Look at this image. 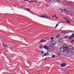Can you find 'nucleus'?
<instances>
[{"mask_svg": "<svg viewBox=\"0 0 74 74\" xmlns=\"http://www.w3.org/2000/svg\"><path fill=\"white\" fill-rule=\"evenodd\" d=\"M60 51L62 53H64L66 51V49L63 47H60Z\"/></svg>", "mask_w": 74, "mask_h": 74, "instance_id": "1", "label": "nucleus"}, {"mask_svg": "<svg viewBox=\"0 0 74 74\" xmlns=\"http://www.w3.org/2000/svg\"><path fill=\"white\" fill-rule=\"evenodd\" d=\"M68 49L71 51L74 50V48H73V47L72 46H69L68 47Z\"/></svg>", "mask_w": 74, "mask_h": 74, "instance_id": "2", "label": "nucleus"}, {"mask_svg": "<svg viewBox=\"0 0 74 74\" xmlns=\"http://www.w3.org/2000/svg\"><path fill=\"white\" fill-rule=\"evenodd\" d=\"M60 66L61 67H65L67 66V64L66 63H63L61 64H60Z\"/></svg>", "mask_w": 74, "mask_h": 74, "instance_id": "3", "label": "nucleus"}, {"mask_svg": "<svg viewBox=\"0 0 74 74\" xmlns=\"http://www.w3.org/2000/svg\"><path fill=\"white\" fill-rule=\"evenodd\" d=\"M43 48L45 49H47V50H50V49L48 47H47L46 46H43Z\"/></svg>", "mask_w": 74, "mask_h": 74, "instance_id": "4", "label": "nucleus"}, {"mask_svg": "<svg viewBox=\"0 0 74 74\" xmlns=\"http://www.w3.org/2000/svg\"><path fill=\"white\" fill-rule=\"evenodd\" d=\"M55 44H51L50 45V47L51 48H54V45Z\"/></svg>", "mask_w": 74, "mask_h": 74, "instance_id": "5", "label": "nucleus"}, {"mask_svg": "<svg viewBox=\"0 0 74 74\" xmlns=\"http://www.w3.org/2000/svg\"><path fill=\"white\" fill-rule=\"evenodd\" d=\"M63 47L65 49H68V47L66 44L63 45Z\"/></svg>", "mask_w": 74, "mask_h": 74, "instance_id": "6", "label": "nucleus"}, {"mask_svg": "<svg viewBox=\"0 0 74 74\" xmlns=\"http://www.w3.org/2000/svg\"><path fill=\"white\" fill-rule=\"evenodd\" d=\"M73 37H74V36H72V35L71 36H69L68 38L69 39V40H70V39H71V38H73Z\"/></svg>", "mask_w": 74, "mask_h": 74, "instance_id": "7", "label": "nucleus"}, {"mask_svg": "<svg viewBox=\"0 0 74 74\" xmlns=\"http://www.w3.org/2000/svg\"><path fill=\"white\" fill-rule=\"evenodd\" d=\"M73 37H74V36H72V35L71 36H69L68 38L69 39V40H70V39H71V38H73Z\"/></svg>", "mask_w": 74, "mask_h": 74, "instance_id": "8", "label": "nucleus"}, {"mask_svg": "<svg viewBox=\"0 0 74 74\" xmlns=\"http://www.w3.org/2000/svg\"><path fill=\"white\" fill-rule=\"evenodd\" d=\"M24 10H26V11H29V12H30V11H29L30 10V9L29 8H25Z\"/></svg>", "mask_w": 74, "mask_h": 74, "instance_id": "9", "label": "nucleus"}, {"mask_svg": "<svg viewBox=\"0 0 74 74\" xmlns=\"http://www.w3.org/2000/svg\"><path fill=\"white\" fill-rule=\"evenodd\" d=\"M46 41L45 40H41V41H40V42H46Z\"/></svg>", "mask_w": 74, "mask_h": 74, "instance_id": "10", "label": "nucleus"}, {"mask_svg": "<svg viewBox=\"0 0 74 74\" xmlns=\"http://www.w3.org/2000/svg\"><path fill=\"white\" fill-rule=\"evenodd\" d=\"M69 35H67L65 36L64 38H65L66 39H67V38H69Z\"/></svg>", "mask_w": 74, "mask_h": 74, "instance_id": "11", "label": "nucleus"}, {"mask_svg": "<svg viewBox=\"0 0 74 74\" xmlns=\"http://www.w3.org/2000/svg\"><path fill=\"white\" fill-rule=\"evenodd\" d=\"M40 17L41 18H47V17L46 16H40Z\"/></svg>", "mask_w": 74, "mask_h": 74, "instance_id": "12", "label": "nucleus"}, {"mask_svg": "<svg viewBox=\"0 0 74 74\" xmlns=\"http://www.w3.org/2000/svg\"><path fill=\"white\" fill-rule=\"evenodd\" d=\"M2 45L3 46V47H5V48L6 47V46L7 45L4 44L3 43L2 44Z\"/></svg>", "mask_w": 74, "mask_h": 74, "instance_id": "13", "label": "nucleus"}, {"mask_svg": "<svg viewBox=\"0 0 74 74\" xmlns=\"http://www.w3.org/2000/svg\"><path fill=\"white\" fill-rule=\"evenodd\" d=\"M66 22H67V23H70V21H68V20H67V19H65Z\"/></svg>", "mask_w": 74, "mask_h": 74, "instance_id": "14", "label": "nucleus"}, {"mask_svg": "<svg viewBox=\"0 0 74 74\" xmlns=\"http://www.w3.org/2000/svg\"><path fill=\"white\" fill-rule=\"evenodd\" d=\"M6 48H10V46L8 45H6Z\"/></svg>", "mask_w": 74, "mask_h": 74, "instance_id": "15", "label": "nucleus"}, {"mask_svg": "<svg viewBox=\"0 0 74 74\" xmlns=\"http://www.w3.org/2000/svg\"><path fill=\"white\" fill-rule=\"evenodd\" d=\"M42 48V45H40L39 46V48H40V49H41V48Z\"/></svg>", "mask_w": 74, "mask_h": 74, "instance_id": "16", "label": "nucleus"}, {"mask_svg": "<svg viewBox=\"0 0 74 74\" xmlns=\"http://www.w3.org/2000/svg\"><path fill=\"white\" fill-rule=\"evenodd\" d=\"M58 24H57L56 25V27H55V29H56V28L57 27H58Z\"/></svg>", "mask_w": 74, "mask_h": 74, "instance_id": "17", "label": "nucleus"}, {"mask_svg": "<svg viewBox=\"0 0 74 74\" xmlns=\"http://www.w3.org/2000/svg\"><path fill=\"white\" fill-rule=\"evenodd\" d=\"M65 31H62L60 32L61 33H64Z\"/></svg>", "mask_w": 74, "mask_h": 74, "instance_id": "18", "label": "nucleus"}, {"mask_svg": "<svg viewBox=\"0 0 74 74\" xmlns=\"http://www.w3.org/2000/svg\"><path fill=\"white\" fill-rule=\"evenodd\" d=\"M59 41L60 42H61V41H62V39H60L59 40Z\"/></svg>", "mask_w": 74, "mask_h": 74, "instance_id": "19", "label": "nucleus"}, {"mask_svg": "<svg viewBox=\"0 0 74 74\" xmlns=\"http://www.w3.org/2000/svg\"><path fill=\"white\" fill-rule=\"evenodd\" d=\"M59 36H60V35L59 34L56 36V38H58Z\"/></svg>", "mask_w": 74, "mask_h": 74, "instance_id": "20", "label": "nucleus"}, {"mask_svg": "<svg viewBox=\"0 0 74 74\" xmlns=\"http://www.w3.org/2000/svg\"><path fill=\"white\" fill-rule=\"evenodd\" d=\"M53 37H52L51 38H50V40H53Z\"/></svg>", "mask_w": 74, "mask_h": 74, "instance_id": "21", "label": "nucleus"}, {"mask_svg": "<svg viewBox=\"0 0 74 74\" xmlns=\"http://www.w3.org/2000/svg\"><path fill=\"white\" fill-rule=\"evenodd\" d=\"M56 2H59V3H60L61 1H59V0H57L56 1Z\"/></svg>", "mask_w": 74, "mask_h": 74, "instance_id": "22", "label": "nucleus"}, {"mask_svg": "<svg viewBox=\"0 0 74 74\" xmlns=\"http://www.w3.org/2000/svg\"><path fill=\"white\" fill-rule=\"evenodd\" d=\"M52 58H55V56L52 55Z\"/></svg>", "mask_w": 74, "mask_h": 74, "instance_id": "23", "label": "nucleus"}, {"mask_svg": "<svg viewBox=\"0 0 74 74\" xmlns=\"http://www.w3.org/2000/svg\"><path fill=\"white\" fill-rule=\"evenodd\" d=\"M58 56H60V53H58Z\"/></svg>", "mask_w": 74, "mask_h": 74, "instance_id": "24", "label": "nucleus"}, {"mask_svg": "<svg viewBox=\"0 0 74 74\" xmlns=\"http://www.w3.org/2000/svg\"><path fill=\"white\" fill-rule=\"evenodd\" d=\"M47 55V56H49V53H46Z\"/></svg>", "mask_w": 74, "mask_h": 74, "instance_id": "25", "label": "nucleus"}, {"mask_svg": "<svg viewBox=\"0 0 74 74\" xmlns=\"http://www.w3.org/2000/svg\"><path fill=\"white\" fill-rule=\"evenodd\" d=\"M30 3H32V2H34V1H30Z\"/></svg>", "mask_w": 74, "mask_h": 74, "instance_id": "26", "label": "nucleus"}, {"mask_svg": "<svg viewBox=\"0 0 74 74\" xmlns=\"http://www.w3.org/2000/svg\"><path fill=\"white\" fill-rule=\"evenodd\" d=\"M74 40H72V43H74Z\"/></svg>", "mask_w": 74, "mask_h": 74, "instance_id": "27", "label": "nucleus"}, {"mask_svg": "<svg viewBox=\"0 0 74 74\" xmlns=\"http://www.w3.org/2000/svg\"><path fill=\"white\" fill-rule=\"evenodd\" d=\"M63 11H65V12H66V10H65V9H63Z\"/></svg>", "mask_w": 74, "mask_h": 74, "instance_id": "28", "label": "nucleus"}, {"mask_svg": "<svg viewBox=\"0 0 74 74\" xmlns=\"http://www.w3.org/2000/svg\"><path fill=\"white\" fill-rule=\"evenodd\" d=\"M47 19H50V17H47Z\"/></svg>", "mask_w": 74, "mask_h": 74, "instance_id": "29", "label": "nucleus"}, {"mask_svg": "<svg viewBox=\"0 0 74 74\" xmlns=\"http://www.w3.org/2000/svg\"><path fill=\"white\" fill-rule=\"evenodd\" d=\"M34 2H35V3H37V1H34Z\"/></svg>", "mask_w": 74, "mask_h": 74, "instance_id": "30", "label": "nucleus"}, {"mask_svg": "<svg viewBox=\"0 0 74 74\" xmlns=\"http://www.w3.org/2000/svg\"><path fill=\"white\" fill-rule=\"evenodd\" d=\"M72 36H73V37H74V33L73 34H72Z\"/></svg>", "mask_w": 74, "mask_h": 74, "instance_id": "31", "label": "nucleus"}, {"mask_svg": "<svg viewBox=\"0 0 74 74\" xmlns=\"http://www.w3.org/2000/svg\"><path fill=\"white\" fill-rule=\"evenodd\" d=\"M41 53H42V54L43 53H44V52L42 51L41 52Z\"/></svg>", "mask_w": 74, "mask_h": 74, "instance_id": "32", "label": "nucleus"}, {"mask_svg": "<svg viewBox=\"0 0 74 74\" xmlns=\"http://www.w3.org/2000/svg\"><path fill=\"white\" fill-rule=\"evenodd\" d=\"M56 18L57 19H58V18L57 16H56Z\"/></svg>", "mask_w": 74, "mask_h": 74, "instance_id": "33", "label": "nucleus"}, {"mask_svg": "<svg viewBox=\"0 0 74 74\" xmlns=\"http://www.w3.org/2000/svg\"><path fill=\"white\" fill-rule=\"evenodd\" d=\"M47 53H46V54H45V55H44V56H47Z\"/></svg>", "mask_w": 74, "mask_h": 74, "instance_id": "34", "label": "nucleus"}, {"mask_svg": "<svg viewBox=\"0 0 74 74\" xmlns=\"http://www.w3.org/2000/svg\"><path fill=\"white\" fill-rule=\"evenodd\" d=\"M46 59H47V58H46L44 59V60H46Z\"/></svg>", "mask_w": 74, "mask_h": 74, "instance_id": "35", "label": "nucleus"}, {"mask_svg": "<svg viewBox=\"0 0 74 74\" xmlns=\"http://www.w3.org/2000/svg\"><path fill=\"white\" fill-rule=\"evenodd\" d=\"M24 1H27V0H24Z\"/></svg>", "mask_w": 74, "mask_h": 74, "instance_id": "36", "label": "nucleus"}, {"mask_svg": "<svg viewBox=\"0 0 74 74\" xmlns=\"http://www.w3.org/2000/svg\"><path fill=\"white\" fill-rule=\"evenodd\" d=\"M66 53L67 54V53H69V52L67 51V52H66Z\"/></svg>", "mask_w": 74, "mask_h": 74, "instance_id": "37", "label": "nucleus"}, {"mask_svg": "<svg viewBox=\"0 0 74 74\" xmlns=\"http://www.w3.org/2000/svg\"><path fill=\"white\" fill-rule=\"evenodd\" d=\"M61 12H63V10L62 11V9H61Z\"/></svg>", "mask_w": 74, "mask_h": 74, "instance_id": "38", "label": "nucleus"}, {"mask_svg": "<svg viewBox=\"0 0 74 74\" xmlns=\"http://www.w3.org/2000/svg\"><path fill=\"white\" fill-rule=\"evenodd\" d=\"M43 15H45V16L47 15V14H43Z\"/></svg>", "mask_w": 74, "mask_h": 74, "instance_id": "39", "label": "nucleus"}, {"mask_svg": "<svg viewBox=\"0 0 74 74\" xmlns=\"http://www.w3.org/2000/svg\"><path fill=\"white\" fill-rule=\"evenodd\" d=\"M27 1H28V2L30 3V1H29V0H27Z\"/></svg>", "mask_w": 74, "mask_h": 74, "instance_id": "40", "label": "nucleus"}, {"mask_svg": "<svg viewBox=\"0 0 74 74\" xmlns=\"http://www.w3.org/2000/svg\"><path fill=\"white\" fill-rule=\"evenodd\" d=\"M54 17V16H52V18H53Z\"/></svg>", "mask_w": 74, "mask_h": 74, "instance_id": "41", "label": "nucleus"}, {"mask_svg": "<svg viewBox=\"0 0 74 74\" xmlns=\"http://www.w3.org/2000/svg\"><path fill=\"white\" fill-rule=\"evenodd\" d=\"M60 23H63V22H60Z\"/></svg>", "mask_w": 74, "mask_h": 74, "instance_id": "42", "label": "nucleus"}, {"mask_svg": "<svg viewBox=\"0 0 74 74\" xmlns=\"http://www.w3.org/2000/svg\"><path fill=\"white\" fill-rule=\"evenodd\" d=\"M44 55H43L42 56V58H44Z\"/></svg>", "mask_w": 74, "mask_h": 74, "instance_id": "43", "label": "nucleus"}, {"mask_svg": "<svg viewBox=\"0 0 74 74\" xmlns=\"http://www.w3.org/2000/svg\"><path fill=\"white\" fill-rule=\"evenodd\" d=\"M57 32V31H54V32Z\"/></svg>", "mask_w": 74, "mask_h": 74, "instance_id": "44", "label": "nucleus"}, {"mask_svg": "<svg viewBox=\"0 0 74 74\" xmlns=\"http://www.w3.org/2000/svg\"><path fill=\"white\" fill-rule=\"evenodd\" d=\"M54 16H56V15H54Z\"/></svg>", "mask_w": 74, "mask_h": 74, "instance_id": "45", "label": "nucleus"}, {"mask_svg": "<svg viewBox=\"0 0 74 74\" xmlns=\"http://www.w3.org/2000/svg\"><path fill=\"white\" fill-rule=\"evenodd\" d=\"M51 41L52 42H53V40H51Z\"/></svg>", "mask_w": 74, "mask_h": 74, "instance_id": "46", "label": "nucleus"}, {"mask_svg": "<svg viewBox=\"0 0 74 74\" xmlns=\"http://www.w3.org/2000/svg\"><path fill=\"white\" fill-rule=\"evenodd\" d=\"M49 1H51V0H49Z\"/></svg>", "mask_w": 74, "mask_h": 74, "instance_id": "47", "label": "nucleus"}, {"mask_svg": "<svg viewBox=\"0 0 74 74\" xmlns=\"http://www.w3.org/2000/svg\"><path fill=\"white\" fill-rule=\"evenodd\" d=\"M60 23V22L58 23V24H59Z\"/></svg>", "mask_w": 74, "mask_h": 74, "instance_id": "48", "label": "nucleus"}, {"mask_svg": "<svg viewBox=\"0 0 74 74\" xmlns=\"http://www.w3.org/2000/svg\"><path fill=\"white\" fill-rule=\"evenodd\" d=\"M47 53H48V52H49V51H47Z\"/></svg>", "mask_w": 74, "mask_h": 74, "instance_id": "49", "label": "nucleus"}, {"mask_svg": "<svg viewBox=\"0 0 74 74\" xmlns=\"http://www.w3.org/2000/svg\"><path fill=\"white\" fill-rule=\"evenodd\" d=\"M64 19H65V18H66V17H64Z\"/></svg>", "mask_w": 74, "mask_h": 74, "instance_id": "50", "label": "nucleus"}, {"mask_svg": "<svg viewBox=\"0 0 74 74\" xmlns=\"http://www.w3.org/2000/svg\"><path fill=\"white\" fill-rule=\"evenodd\" d=\"M72 33H74V32H72Z\"/></svg>", "mask_w": 74, "mask_h": 74, "instance_id": "51", "label": "nucleus"}, {"mask_svg": "<svg viewBox=\"0 0 74 74\" xmlns=\"http://www.w3.org/2000/svg\"><path fill=\"white\" fill-rule=\"evenodd\" d=\"M68 19H69V18H68Z\"/></svg>", "mask_w": 74, "mask_h": 74, "instance_id": "52", "label": "nucleus"}, {"mask_svg": "<svg viewBox=\"0 0 74 74\" xmlns=\"http://www.w3.org/2000/svg\"><path fill=\"white\" fill-rule=\"evenodd\" d=\"M68 19H69V18H68Z\"/></svg>", "mask_w": 74, "mask_h": 74, "instance_id": "53", "label": "nucleus"}]
</instances>
